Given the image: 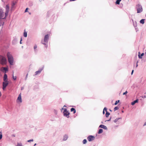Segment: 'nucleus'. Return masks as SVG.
Wrapping results in <instances>:
<instances>
[{
  "mask_svg": "<svg viewBox=\"0 0 146 146\" xmlns=\"http://www.w3.org/2000/svg\"><path fill=\"white\" fill-rule=\"evenodd\" d=\"M103 110H104V111L105 110L106 112V111H107V108L106 107H104V109Z\"/></svg>",
  "mask_w": 146,
  "mask_h": 146,
  "instance_id": "obj_37",
  "label": "nucleus"
},
{
  "mask_svg": "<svg viewBox=\"0 0 146 146\" xmlns=\"http://www.w3.org/2000/svg\"><path fill=\"white\" fill-rule=\"evenodd\" d=\"M111 117L110 118V119H109L107 120H106V121H110L111 120Z\"/></svg>",
  "mask_w": 146,
  "mask_h": 146,
  "instance_id": "obj_45",
  "label": "nucleus"
},
{
  "mask_svg": "<svg viewBox=\"0 0 146 146\" xmlns=\"http://www.w3.org/2000/svg\"><path fill=\"white\" fill-rule=\"evenodd\" d=\"M99 127L103 128L105 130H107L108 129V128H107V127L103 124H101V125H100L99 126Z\"/></svg>",
  "mask_w": 146,
  "mask_h": 146,
  "instance_id": "obj_11",
  "label": "nucleus"
},
{
  "mask_svg": "<svg viewBox=\"0 0 146 146\" xmlns=\"http://www.w3.org/2000/svg\"><path fill=\"white\" fill-rule=\"evenodd\" d=\"M101 123H102V124L104 123H103V121H102V122H101Z\"/></svg>",
  "mask_w": 146,
  "mask_h": 146,
  "instance_id": "obj_56",
  "label": "nucleus"
},
{
  "mask_svg": "<svg viewBox=\"0 0 146 146\" xmlns=\"http://www.w3.org/2000/svg\"><path fill=\"white\" fill-rule=\"evenodd\" d=\"M28 9V8H26L25 10V12H27V11Z\"/></svg>",
  "mask_w": 146,
  "mask_h": 146,
  "instance_id": "obj_41",
  "label": "nucleus"
},
{
  "mask_svg": "<svg viewBox=\"0 0 146 146\" xmlns=\"http://www.w3.org/2000/svg\"><path fill=\"white\" fill-rule=\"evenodd\" d=\"M54 113L55 114H57V111L56 110H54Z\"/></svg>",
  "mask_w": 146,
  "mask_h": 146,
  "instance_id": "obj_34",
  "label": "nucleus"
},
{
  "mask_svg": "<svg viewBox=\"0 0 146 146\" xmlns=\"http://www.w3.org/2000/svg\"><path fill=\"white\" fill-rule=\"evenodd\" d=\"M110 111H111V110H110Z\"/></svg>",
  "mask_w": 146,
  "mask_h": 146,
  "instance_id": "obj_60",
  "label": "nucleus"
},
{
  "mask_svg": "<svg viewBox=\"0 0 146 146\" xmlns=\"http://www.w3.org/2000/svg\"><path fill=\"white\" fill-rule=\"evenodd\" d=\"M15 3H13V4H12V6L11 7V9L12 10L14 6L15 5Z\"/></svg>",
  "mask_w": 146,
  "mask_h": 146,
  "instance_id": "obj_29",
  "label": "nucleus"
},
{
  "mask_svg": "<svg viewBox=\"0 0 146 146\" xmlns=\"http://www.w3.org/2000/svg\"><path fill=\"white\" fill-rule=\"evenodd\" d=\"M49 35L47 34L45 35L44 40V42H45L47 43L49 38Z\"/></svg>",
  "mask_w": 146,
  "mask_h": 146,
  "instance_id": "obj_7",
  "label": "nucleus"
},
{
  "mask_svg": "<svg viewBox=\"0 0 146 146\" xmlns=\"http://www.w3.org/2000/svg\"><path fill=\"white\" fill-rule=\"evenodd\" d=\"M1 96V92H0V96Z\"/></svg>",
  "mask_w": 146,
  "mask_h": 146,
  "instance_id": "obj_51",
  "label": "nucleus"
},
{
  "mask_svg": "<svg viewBox=\"0 0 146 146\" xmlns=\"http://www.w3.org/2000/svg\"><path fill=\"white\" fill-rule=\"evenodd\" d=\"M119 102V100H118L117 101H116L114 103L115 105H116Z\"/></svg>",
  "mask_w": 146,
  "mask_h": 146,
  "instance_id": "obj_31",
  "label": "nucleus"
},
{
  "mask_svg": "<svg viewBox=\"0 0 146 146\" xmlns=\"http://www.w3.org/2000/svg\"><path fill=\"white\" fill-rule=\"evenodd\" d=\"M64 116L66 117L67 118L69 117V115L70 113L68 111H67L66 112H63Z\"/></svg>",
  "mask_w": 146,
  "mask_h": 146,
  "instance_id": "obj_8",
  "label": "nucleus"
},
{
  "mask_svg": "<svg viewBox=\"0 0 146 146\" xmlns=\"http://www.w3.org/2000/svg\"><path fill=\"white\" fill-rule=\"evenodd\" d=\"M140 52H138V57L140 59H141L142 58V56H143L144 55V53H141V54L140 55Z\"/></svg>",
  "mask_w": 146,
  "mask_h": 146,
  "instance_id": "obj_12",
  "label": "nucleus"
},
{
  "mask_svg": "<svg viewBox=\"0 0 146 146\" xmlns=\"http://www.w3.org/2000/svg\"><path fill=\"white\" fill-rule=\"evenodd\" d=\"M7 59L6 58L0 55V64L2 65L6 64Z\"/></svg>",
  "mask_w": 146,
  "mask_h": 146,
  "instance_id": "obj_3",
  "label": "nucleus"
},
{
  "mask_svg": "<svg viewBox=\"0 0 146 146\" xmlns=\"http://www.w3.org/2000/svg\"><path fill=\"white\" fill-rule=\"evenodd\" d=\"M136 8L137 11V13H139L141 12L143 10L142 6L139 4L136 5Z\"/></svg>",
  "mask_w": 146,
  "mask_h": 146,
  "instance_id": "obj_4",
  "label": "nucleus"
},
{
  "mask_svg": "<svg viewBox=\"0 0 146 146\" xmlns=\"http://www.w3.org/2000/svg\"><path fill=\"white\" fill-rule=\"evenodd\" d=\"M144 97L145 98L146 97V96H144Z\"/></svg>",
  "mask_w": 146,
  "mask_h": 146,
  "instance_id": "obj_58",
  "label": "nucleus"
},
{
  "mask_svg": "<svg viewBox=\"0 0 146 146\" xmlns=\"http://www.w3.org/2000/svg\"><path fill=\"white\" fill-rule=\"evenodd\" d=\"M146 125V122H145L144 123V125H143V126H145V125Z\"/></svg>",
  "mask_w": 146,
  "mask_h": 146,
  "instance_id": "obj_49",
  "label": "nucleus"
},
{
  "mask_svg": "<svg viewBox=\"0 0 146 146\" xmlns=\"http://www.w3.org/2000/svg\"><path fill=\"white\" fill-rule=\"evenodd\" d=\"M24 89V87H22L21 88V90H23Z\"/></svg>",
  "mask_w": 146,
  "mask_h": 146,
  "instance_id": "obj_47",
  "label": "nucleus"
},
{
  "mask_svg": "<svg viewBox=\"0 0 146 146\" xmlns=\"http://www.w3.org/2000/svg\"><path fill=\"white\" fill-rule=\"evenodd\" d=\"M121 119L122 118L119 117V118H116L113 121L115 123H116L117 124H119V121H118L119 119Z\"/></svg>",
  "mask_w": 146,
  "mask_h": 146,
  "instance_id": "obj_10",
  "label": "nucleus"
},
{
  "mask_svg": "<svg viewBox=\"0 0 146 146\" xmlns=\"http://www.w3.org/2000/svg\"><path fill=\"white\" fill-rule=\"evenodd\" d=\"M18 100V98L17 99V101Z\"/></svg>",
  "mask_w": 146,
  "mask_h": 146,
  "instance_id": "obj_55",
  "label": "nucleus"
},
{
  "mask_svg": "<svg viewBox=\"0 0 146 146\" xmlns=\"http://www.w3.org/2000/svg\"><path fill=\"white\" fill-rule=\"evenodd\" d=\"M37 46L36 45H34V49L35 50V49L37 48Z\"/></svg>",
  "mask_w": 146,
  "mask_h": 146,
  "instance_id": "obj_35",
  "label": "nucleus"
},
{
  "mask_svg": "<svg viewBox=\"0 0 146 146\" xmlns=\"http://www.w3.org/2000/svg\"><path fill=\"white\" fill-rule=\"evenodd\" d=\"M17 146H18V144H17Z\"/></svg>",
  "mask_w": 146,
  "mask_h": 146,
  "instance_id": "obj_59",
  "label": "nucleus"
},
{
  "mask_svg": "<svg viewBox=\"0 0 146 146\" xmlns=\"http://www.w3.org/2000/svg\"><path fill=\"white\" fill-rule=\"evenodd\" d=\"M2 137V135L1 132H0V139H1Z\"/></svg>",
  "mask_w": 146,
  "mask_h": 146,
  "instance_id": "obj_33",
  "label": "nucleus"
},
{
  "mask_svg": "<svg viewBox=\"0 0 146 146\" xmlns=\"http://www.w3.org/2000/svg\"><path fill=\"white\" fill-rule=\"evenodd\" d=\"M138 61H137V62H136V67L137 68V66H138Z\"/></svg>",
  "mask_w": 146,
  "mask_h": 146,
  "instance_id": "obj_43",
  "label": "nucleus"
},
{
  "mask_svg": "<svg viewBox=\"0 0 146 146\" xmlns=\"http://www.w3.org/2000/svg\"><path fill=\"white\" fill-rule=\"evenodd\" d=\"M145 20V19H141L140 21V23L143 24L145 23L144 21Z\"/></svg>",
  "mask_w": 146,
  "mask_h": 146,
  "instance_id": "obj_19",
  "label": "nucleus"
},
{
  "mask_svg": "<svg viewBox=\"0 0 146 146\" xmlns=\"http://www.w3.org/2000/svg\"><path fill=\"white\" fill-rule=\"evenodd\" d=\"M40 72L38 70V71H36L35 73V75H37L38 74L40 73Z\"/></svg>",
  "mask_w": 146,
  "mask_h": 146,
  "instance_id": "obj_26",
  "label": "nucleus"
},
{
  "mask_svg": "<svg viewBox=\"0 0 146 146\" xmlns=\"http://www.w3.org/2000/svg\"><path fill=\"white\" fill-rule=\"evenodd\" d=\"M28 76V74H26V77H25V80H26L27 79V78Z\"/></svg>",
  "mask_w": 146,
  "mask_h": 146,
  "instance_id": "obj_38",
  "label": "nucleus"
},
{
  "mask_svg": "<svg viewBox=\"0 0 146 146\" xmlns=\"http://www.w3.org/2000/svg\"><path fill=\"white\" fill-rule=\"evenodd\" d=\"M127 93V91H126L125 92H124L123 93V95H126Z\"/></svg>",
  "mask_w": 146,
  "mask_h": 146,
  "instance_id": "obj_39",
  "label": "nucleus"
},
{
  "mask_svg": "<svg viewBox=\"0 0 146 146\" xmlns=\"http://www.w3.org/2000/svg\"><path fill=\"white\" fill-rule=\"evenodd\" d=\"M68 138V135H65L63 137V141H66L67 140Z\"/></svg>",
  "mask_w": 146,
  "mask_h": 146,
  "instance_id": "obj_15",
  "label": "nucleus"
},
{
  "mask_svg": "<svg viewBox=\"0 0 146 146\" xmlns=\"http://www.w3.org/2000/svg\"><path fill=\"white\" fill-rule=\"evenodd\" d=\"M121 0H117L115 2V3L116 4L119 5V4Z\"/></svg>",
  "mask_w": 146,
  "mask_h": 146,
  "instance_id": "obj_24",
  "label": "nucleus"
},
{
  "mask_svg": "<svg viewBox=\"0 0 146 146\" xmlns=\"http://www.w3.org/2000/svg\"><path fill=\"white\" fill-rule=\"evenodd\" d=\"M1 70L3 72L6 73L8 70V68L7 67H2L1 68Z\"/></svg>",
  "mask_w": 146,
  "mask_h": 146,
  "instance_id": "obj_9",
  "label": "nucleus"
},
{
  "mask_svg": "<svg viewBox=\"0 0 146 146\" xmlns=\"http://www.w3.org/2000/svg\"><path fill=\"white\" fill-rule=\"evenodd\" d=\"M70 111L71 112L73 111V113L74 114L76 113V110L74 108H72L70 109Z\"/></svg>",
  "mask_w": 146,
  "mask_h": 146,
  "instance_id": "obj_16",
  "label": "nucleus"
},
{
  "mask_svg": "<svg viewBox=\"0 0 146 146\" xmlns=\"http://www.w3.org/2000/svg\"><path fill=\"white\" fill-rule=\"evenodd\" d=\"M146 59L145 60H144L143 59V60H142V61H143L144 62H145L146 61Z\"/></svg>",
  "mask_w": 146,
  "mask_h": 146,
  "instance_id": "obj_50",
  "label": "nucleus"
},
{
  "mask_svg": "<svg viewBox=\"0 0 146 146\" xmlns=\"http://www.w3.org/2000/svg\"><path fill=\"white\" fill-rule=\"evenodd\" d=\"M13 78L14 80H15L17 79V77L16 76H14V75H13Z\"/></svg>",
  "mask_w": 146,
  "mask_h": 146,
  "instance_id": "obj_32",
  "label": "nucleus"
},
{
  "mask_svg": "<svg viewBox=\"0 0 146 146\" xmlns=\"http://www.w3.org/2000/svg\"><path fill=\"white\" fill-rule=\"evenodd\" d=\"M66 106L65 105L63 107H66Z\"/></svg>",
  "mask_w": 146,
  "mask_h": 146,
  "instance_id": "obj_54",
  "label": "nucleus"
},
{
  "mask_svg": "<svg viewBox=\"0 0 146 146\" xmlns=\"http://www.w3.org/2000/svg\"><path fill=\"white\" fill-rule=\"evenodd\" d=\"M6 11L5 13V15H4V13L3 12L2 9H0V19H5L8 16L9 9V5H6Z\"/></svg>",
  "mask_w": 146,
  "mask_h": 146,
  "instance_id": "obj_1",
  "label": "nucleus"
},
{
  "mask_svg": "<svg viewBox=\"0 0 146 146\" xmlns=\"http://www.w3.org/2000/svg\"><path fill=\"white\" fill-rule=\"evenodd\" d=\"M14 41H15V40H14V41H13V42Z\"/></svg>",
  "mask_w": 146,
  "mask_h": 146,
  "instance_id": "obj_61",
  "label": "nucleus"
},
{
  "mask_svg": "<svg viewBox=\"0 0 146 146\" xmlns=\"http://www.w3.org/2000/svg\"><path fill=\"white\" fill-rule=\"evenodd\" d=\"M33 3L31 1H30L29 3V5L30 7H32L33 5Z\"/></svg>",
  "mask_w": 146,
  "mask_h": 146,
  "instance_id": "obj_21",
  "label": "nucleus"
},
{
  "mask_svg": "<svg viewBox=\"0 0 146 146\" xmlns=\"http://www.w3.org/2000/svg\"><path fill=\"white\" fill-rule=\"evenodd\" d=\"M110 113L108 112V111H106V117H108L110 115Z\"/></svg>",
  "mask_w": 146,
  "mask_h": 146,
  "instance_id": "obj_22",
  "label": "nucleus"
},
{
  "mask_svg": "<svg viewBox=\"0 0 146 146\" xmlns=\"http://www.w3.org/2000/svg\"><path fill=\"white\" fill-rule=\"evenodd\" d=\"M7 75L5 74L4 75V77H3V80L4 81H7Z\"/></svg>",
  "mask_w": 146,
  "mask_h": 146,
  "instance_id": "obj_14",
  "label": "nucleus"
},
{
  "mask_svg": "<svg viewBox=\"0 0 146 146\" xmlns=\"http://www.w3.org/2000/svg\"><path fill=\"white\" fill-rule=\"evenodd\" d=\"M145 17H146V14H145Z\"/></svg>",
  "mask_w": 146,
  "mask_h": 146,
  "instance_id": "obj_62",
  "label": "nucleus"
},
{
  "mask_svg": "<svg viewBox=\"0 0 146 146\" xmlns=\"http://www.w3.org/2000/svg\"><path fill=\"white\" fill-rule=\"evenodd\" d=\"M94 136L90 135L87 137V139L89 141H91L95 139Z\"/></svg>",
  "mask_w": 146,
  "mask_h": 146,
  "instance_id": "obj_6",
  "label": "nucleus"
},
{
  "mask_svg": "<svg viewBox=\"0 0 146 146\" xmlns=\"http://www.w3.org/2000/svg\"><path fill=\"white\" fill-rule=\"evenodd\" d=\"M23 36L24 37H26L27 36V32L25 31V30L24 31L23 33Z\"/></svg>",
  "mask_w": 146,
  "mask_h": 146,
  "instance_id": "obj_18",
  "label": "nucleus"
},
{
  "mask_svg": "<svg viewBox=\"0 0 146 146\" xmlns=\"http://www.w3.org/2000/svg\"><path fill=\"white\" fill-rule=\"evenodd\" d=\"M33 141V139H30V140H28L27 141V142H30L31 141Z\"/></svg>",
  "mask_w": 146,
  "mask_h": 146,
  "instance_id": "obj_36",
  "label": "nucleus"
},
{
  "mask_svg": "<svg viewBox=\"0 0 146 146\" xmlns=\"http://www.w3.org/2000/svg\"><path fill=\"white\" fill-rule=\"evenodd\" d=\"M22 102V101L21 97V93H20L19 95V102L21 103Z\"/></svg>",
  "mask_w": 146,
  "mask_h": 146,
  "instance_id": "obj_17",
  "label": "nucleus"
},
{
  "mask_svg": "<svg viewBox=\"0 0 146 146\" xmlns=\"http://www.w3.org/2000/svg\"><path fill=\"white\" fill-rule=\"evenodd\" d=\"M41 43H42V44H43L44 45H45V47H46V48H47L48 46V45H46V42H43V41L42 40L41 41Z\"/></svg>",
  "mask_w": 146,
  "mask_h": 146,
  "instance_id": "obj_25",
  "label": "nucleus"
},
{
  "mask_svg": "<svg viewBox=\"0 0 146 146\" xmlns=\"http://www.w3.org/2000/svg\"><path fill=\"white\" fill-rule=\"evenodd\" d=\"M119 108L117 106L115 107L114 108V111H115L119 109Z\"/></svg>",
  "mask_w": 146,
  "mask_h": 146,
  "instance_id": "obj_30",
  "label": "nucleus"
},
{
  "mask_svg": "<svg viewBox=\"0 0 146 146\" xmlns=\"http://www.w3.org/2000/svg\"><path fill=\"white\" fill-rule=\"evenodd\" d=\"M133 72H134V70H133L132 71V72H131V75H132L133 74Z\"/></svg>",
  "mask_w": 146,
  "mask_h": 146,
  "instance_id": "obj_46",
  "label": "nucleus"
},
{
  "mask_svg": "<svg viewBox=\"0 0 146 146\" xmlns=\"http://www.w3.org/2000/svg\"><path fill=\"white\" fill-rule=\"evenodd\" d=\"M122 113H123V112H124V111H123V110H122Z\"/></svg>",
  "mask_w": 146,
  "mask_h": 146,
  "instance_id": "obj_57",
  "label": "nucleus"
},
{
  "mask_svg": "<svg viewBox=\"0 0 146 146\" xmlns=\"http://www.w3.org/2000/svg\"><path fill=\"white\" fill-rule=\"evenodd\" d=\"M105 113V111L104 110H103V114H104Z\"/></svg>",
  "mask_w": 146,
  "mask_h": 146,
  "instance_id": "obj_48",
  "label": "nucleus"
},
{
  "mask_svg": "<svg viewBox=\"0 0 146 146\" xmlns=\"http://www.w3.org/2000/svg\"><path fill=\"white\" fill-rule=\"evenodd\" d=\"M62 110H64L63 112H66L67 111V110L66 108H62Z\"/></svg>",
  "mask_w": 146,
  "mask_h": 146,
  "instance_id": "obj_28",
  "label": "nucleus"
},
{
  "mask_svg": "<svg viewBox=\"0 0 146 146\" xmlns=\"http://www.w3.org/2000/svg\"><path fill=\"white\" fill-rule=\"evenodd\" d=\"M8 84V81H4L3 83V89L4 90L6 86Z\"/></svg>",
  "mask_w": 146,
  "mask_h": 146,
  "instance_id": "obj_5",
  "label": "nucleus"
},
{
  "mask_svg": "<svg viewBox=\"0 0 146 146\" xmlns=\"http://www.w3.org/2000/svg\"><path fill=\"white\" fill-rule=\"evenodd\" d=\"M103 132V130L102 129H99L98 132V134H100V133H102Z\"/></svg>",
  "mask_w": 146,
  "mask_h": 146,
  "instance_id": "obj_20",
  "label": "nucleus"
},
{
  "mask_svg": "<svg viewBox=\"0 0 146 146\" xmlns=\"http://www.w3.org/2000/svg\"><path fill=\"white\" fill-rule=\"evenodd\" d=\"M19 146H23L21 143H19Z\"/></svg>",
  "mask_w": 146,
  "mask_h": 146,
  "instance_id": "obj_42",
  "label": "nucleus"
},
{
  "mask_svg": "<svg viewBox=\"0 0 146 146\" xmlns=\"http://www.w3.org/2000/svg\"><path fill=\"white\" fill-rule=\"evenodd\" d=\"M22 38H21L20 42V44H21L22 43L21 42L22 41Z\"/></svg>",
  "mask_w": 146,
  "mask_h": 146,
  "instance_id": "obj_44",
  "label": "nucleus"
},
{
  "mask_svg": "<svg viewBox=\"0 0 146 146\" xmlns=\"http://www.w3.org/2000/svg\"><path fill=\"white\" fill-rule=\"evenodd\" d=\"M1 35V32H0V36Z\"/></svg>",
  "mask_w": 146,
  "mask_h": 146,
  "instance_id": "obj_53",
  "label": "nucleus"
},
{
  "mask_svg": "<svg viewBox=\"0 0 146 146\" xmlns=\"http://www.w3.org/2000/svg\"><path fill=\"white\" fill-rule=\"evenodd\" d=\"M133 25L135 27H136L137 26V24L136 23L135 24L133 23Z\"/></svg>",
  "mask_w": 146,
  "mask_h": 146,
  "instance_id": "obj_40",
  "label": "nucleus"
},
{
  "mask_svg": "<svg viewBox=\"0 0 146 146\" xmlns=\"http://www.w3.org/2000/svg\"><path fill=\"white\" fill-rule=\"evenodd\" d=\"M36 145V143H35L34 144V145L33 146H35V145Z\"/></svg>",
  "mask_w": 146,
  "mask_h": 146,
  "instance_id": "obj_52",
  "label": "nucleus"
},
{
  "mask_svg": "<svg viewBox=\"0 0 146 146\" xmlns=\"http://www.w3.org/2000/svg\"><path fill=\"white\" fill-rule=\"evenodd\" d=\"M44 66H43L42 67L40 68H39L38 69V70L39 71H40V72H41L42 71V70H43V69H44Z\"/></svg>",
  "mask_w": 146,
  "mask_h": 146,
  "instance_id": "obj_23",
  "label": "nucleus"
},
{
  "mask_svg": "<svg viewBox=\"0 0 146 146\" xmlns=\"http://www.w3.org/2000/svg\"><path fill=\"white\" fill-rule=\"evenodd\" d=\"M83 143L84 144H86V143H87V141L86 140V139H84L83 140Z\"/></svg>",
  "mask_w": 146,
  "mask_h": 146,
  "instance_id": "obj_27",
  "label": "nucleus"
},
{
  "mask_svg": "<svg viewBox=\"0 0 146 146\" xmlns=\"http://www.w3.org/2000/svg\"><path fill=\"white\" fill-rule=\"evenodd\" d=\"M7 55L9 63L11 65H13L14 60L12 56L9 52H7Z\"/></svg>",
  "mask_w": 146,
  "mask_h": 146,
  "instance_id": "obj_2",
  "label": "nucleus"
},
{
  "mask_svg": "<svg viewBox=\"0 0 146 146\" xmlns=\"http://www.w3.org/2000/svg\"><path fill=\"white\" fill-rule=\"evenodd\" d=\"M139 100L137 99L134 101L132 102L131 103V104L132 105H134L136 103H138V102Z\"/></svg>",
  "mask_w": 146,
  "mask_h": 146,
  "instance_id": "obj_13",
  "label": "nucleus"
}]
</instances>
